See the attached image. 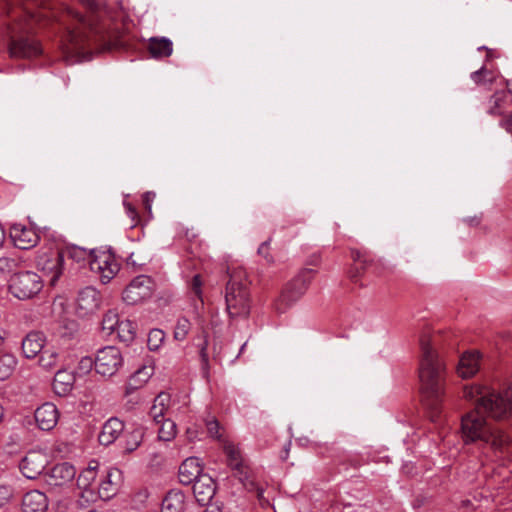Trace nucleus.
<instances>
[{
	"instance_id": "nucleus-18",
	"label": "nucleus",
	"mask_w": 512,
	"mask_h": 512,
	"mask_svg": "<svg viewBox=\"0 0 512 512\" xmlns=\"http://www.w3.org/2000/svg\"><path fill=\"white\" fill-rule=\"evenodd\" d=\"M123 430L124 423L120 419L112 417L104 423L98 441L101 445L108 446L115 442Z\"/></svg>"
},
{
	"instance_id": "nucleus-23",
	"label": "nucleus",
	"mask_w": 512,
	"mask_h": 512,
	"mask_svg": "<svg viewBox=\"0 0 512 512\" xmlns=\"http://www.w3.org/2000/svg\"><path fill=\"white\" fill-rule=\"evenodd\" d=\"M154 368L151 366H142L134 372L125 386V396H129L141 388L153 375Z\"/></svg>"
},
{
	"instance_id": "nucleus-42",
	"label": "nucleus",
	"mask_w": 512,
	"mask_h": 512,
	"mask_svg": "<svg viewBox=\"0 0 512 512\" xmlns=\"http://www.w3.org/2000/svg\"><path fill=\"white\" fill-rule=\"evenodd\" d=\"M15 496V490L9 483L0 482V508L4 507Z\"/></svg>"
},
{
	"instance_id": "nucleus-29",
	"label": "nucleus",
	"mask_w": 512,
	"mask_h": 512,
	"mask_svg": "<svg viewBox=\"0 0 512 512\" xmlns=\"http://www.w3.org/2000/svg\"><path fill=\"white\" fill-rule=\"evenodd\" d=\"M75 475V467L68 462L56 464L50 473L51 478L55 480H74Z\"/></svg>"
},
{
	"instance_id": "nucleus-33",
	"label": "nucleus",
	"mask_w": 512,
	"mask_h": 512,
	"mask_svg": "<svg viewBox=\"0 0 512 512\" xmlns=\"http://www.w3.org/2000/svg\"><path fill=\"white\" fill-rule=\"evenodd\" d=\"M470 76L477 85L492 84L496 79L495 73L487 69L485 66H482L477 71L472 72Z\"/></svg>"
},
{
	"instance_id": "nucleus-46",
	"label": "nucleus",
	"mask_w": 512,
	"mask_h": 512,
	"mask_svg": "<svg viewBox=\"0 0 512 512\" xmlns=\"http://www.w3.org/2000/svg\"><path fill=\"white\" fill-rule=\"evenodd\" d=\"M201 288H202L201 276L199 274H196L192 278V281L190 284V289H191V293H193V295L195 297H197L203 303Z\"/></svg>"
},
{
	"instance_id": "nucleus-14",
	"label": "nucleus",
	"mask_w": 512,
	"mask_h": 512,
	"mask_svg": "<svg viewBox=\"0 0 512 512\" xmlns=\"http://www.w3.org/2000/svg\"><path fill=\"white\" fill-rule=\"evenodd\" d=\"M10 237L14 245L21 250H27L37 245L40 237L31 227L14 224L10 229Z\"/></svg>"
},
{
	"instance_id": "nucleus-22",
	"label": "nucleus",
	"mask_w": 512,
	"mask_h": 512,
	"mask_svg": "<svg viewBox=\"0 0 512 512\" xmlns=\"http://www.w3.org/2000/svg\"><path fill=\"white\" fill-rule=\"evenodd\" d=\"M147 50L154 59L167 58L173 52V43L166 37H151L148 41Z\"/></svg>"
},
{
	"instance_id": "nucleus-61",
	"label": "nucleus",
	"mask_w": 512,
	"mask_h": 512,
	"mask_svg": "<svg viewBox=\"0 0 512 512\" xmlns=\"http://www.w3.org/2000/svg\"><path fill=\"white\" fill-rule=\"evenodd\" d=\"M204 512H221V511H220V508L218 506H216V507H212V508H207V509H205Z\"/></svg>"
},
{
	"instance_id": "nucleus-50",
	"label": "nucleus",
	"mask_w": 512,
	"mask_h": 512,
	"mask_svg": "<svg viewBox=\"0 0 512 512\" xmlns=\"http://www.w3.org/2000/svg\"><path fill=\"white\" fill-rule=\"evenodd\" d=\"M124 206L126 208L127 215L131 218V221H132L131 228H133L136 226V224L139 220V214H138L136 208L132 204L124 202Z\"/></svg>"
},
{
	"instance_id": "nucleus-56",
	"label": "nucleus",
	"mask_w": 512,
	"mask_h": 512,
	"mask_svg": "<svg viewBox=\"0 0 512 512\" xmlns=\"http://www.w3.org/2000/svg\"><path fill=\"white\" fill-rule=\"evenodd\" d=\"M151 197H154V194H152L151 192H146L143 196V201H144L145 207L148 210H151V205H150Z\"/></svg>"
},
{
	"instance_id": "nucleus-17",
	"label": "nucleus",
	"mask_w": 512,
	"mask_h": 512,
	"mask_svg": "<svg viewBox=\"0 0 512 512\" xmlns=\"http://www.w3.org/2000/svg\"><path fill=\"white\" fill-rule=\"evenodd\" d=\"M353 264L348 270V277L356 283L358 278L372 265V260L365 251L358 249L350 250Z\"/></svg>"
},
{
	"instance_id": "nucleus-10",
	"label": "nucleus",
	"mask_w": 512,
	"mask_h": 512,
	"mask_svg": "<svg viewBox=\"0 0 512 512\" xmlns=\"http://www.w3.org/2000/svg\"><path fill=\"white\" fill-rule=\"evenodd\" d=\"M123 364L120 350L114 346H107L98 350L95 358V370L104 377L113 376Z\"/></svg>"
},
{
	"instance_id": "nucleus-37",
	"label": "nucleus",
	"mask_w": 512,
	"mask_h": 512,
	"mask_svg": "<svg viewBox=\"0 0 512 512\" xmlns=\"http://www.w3.org/2000/svg\"><path fill=\"white\" fill-rule=\"evenodd\" d=\"M191 329V323L186 317L178 318L174 329V339L183 341Z\"/></svg>"
},
{
	"instance_id": "nucleus-1",
	"label": "nucleus",
	"mask_w": 512,
	"mask_h": 512,
	"mask_svg": "<svg viewBox=\"0 0 512 512\" xmlns=\"http://www.w3.org/2000/svg\"><path fill=\"white\" fill-rule=\"evenodd\" d=\"M463 396L475 406L461 419L465 443L480 441L495 451L503 452L509 445L510 438L502 430L489 426L485 415L496 420L512 415V379L502 390L480 384L465 386Z\"/></svg>"
},
{
	"instance_id": "nucleus-3",
	"label": "nucleus",
	"mask_w": 512,
	"mask_h": 512,
	"mask_svg": "<svg viewBox=\"0 0 512 512\" xmlns=\"http://www.w3.org/2000/svg\"><path fill=\"white\" fill-rule=\"evenodd\" d=\"M438 336L424 332L419 338L420 358L418 374L421 399L432 412V420L440 413L445 396L446 364L436 349Z\"/></svg>"
},
{
	"instance_id": "nucleus-38",
	"label": "nucleus",
	"mask_w": 512,
	"mask_h": 512,
	"mask_svg": "<svg viewBox=\"0 0 512 512\" xmlns=\"http://www.w3.org/2000/svg\"><path fill=\"white\" fill-rule=\"evenodd\" d=\"M118 488L114 482H97L99 499L107 501L117 494Z\"/></svg>"
},
{
	"instance_id": "nucleus-55",
	"label": "nucleus",
	"mask_w": 512,
	"mask_h": 512,
	"mask_svg": "<svg viewBox=\"0 0 512 512\" xmlns=\"http://www.w3.org/2000/svg\"><path fill=\"white\" fill-rule=\"evenodd\" d=\"M403 472L406 473L407 476H415L416 473H413V470L415 469L414 465L412 463H406L403 465Z\"/></svg>"
},
{
	"instance_id": "nucleus-53",
	"label": "nucleus",
	"mask_w": 512,
	"mask_h": 512,
	"mask_svg": "<svg viewBox=\"0 0 512 512\" xmlns=\"http://www.w3.org/2000/svg\"><path fill=\"white\" fill-rule=\"evenodd\" d=\"M500 126L512 135V113H509L503 117V119L500 121Z\"/></svg>"
},
{
	"instance_id": "nucleus-39",
	"label": "nucleus",
	"mask_w": 512,
	"mask_h": 512,
	"mask_svg": "<svg viewBox=\"0 0 512 512\" xmlns=\"http://www.w3.org/2000/svg\"><path fill=\"white\" fill-rule=\"evenodd\" d=\"M142 438H143L142 429H140V428L134 429L127 437L125 451L128 453H131L134 450H136L140 446V444L142 442Z\"/></svg>"
},
{
	"instance_id": "nucleus-26",
	"label": "nucleus",
	"mask_w": 512,
	"mask_h": 512,
	"mask_svg": "<svg viewBox=\"0 0 512 512\" xmlns=\"http://www.w3.org/2000/svg\"><path fill=\"white\" fill-rule=\"evenodd\" d=\"M24 260L18 253H11L9 255L0 257V273L4 276L18 273V270L23 268Z\"/></svg>"
},
{
	"instance_id": "nucleus-34",
	"label": "nucleus",
	"mask_w": 512,
	"mask_h": 512,
	"mask_svg": "<svg viewBox=\"0 0 512 512\" xmlns=\"http://www.w3.org/2000/svg\"><path fill=\"white\" fill-rule=\"evenodd\" d=\"M74 382V377L66 371L58 370L54 377V389L58 392V386L61 385L62 392H67L71 389Z\"/></svg>"
},
{
	"instance_id": "nucleus-16",
	"label": "nucleus",
	"mask_w": 512,
	"mask_h": 512,
	"mask_svg": "<svg viewBox=\"0 0 512 512\" xmlns=\"http://www.w3.org/2000/svg\"><path fill=\"white\" fill-rule=\"evenodd\" d=\"M46 337L42 332L32 331L22 340V353L25 358H35L43 349Z\"/></svg>"
},
{
	"instance_id": "nucleus-64",
	"label": "nucleus",
	"mask_w": 512,
	"mask_h": 512,
	"mask_svg": "<svg viewBox=\"0 0 512 512\" xmlns=\"http://www.w3.org/2000/svg\"><path fill=\"white\" fill-rule=\"evenodd\" d=\"M3 416H4V409H3V407L0 405V421L2 420Z\"/></svg>"
},
{
	"instance_id": "nucleus-62",
	"label": "nucleus",
	"mask_w": 512,
	"mask_h": 512,
	"mask_svg": "<svg viewBox=\"0 0 512 512\" xmlns=\"http://www.w3.org/2000/svg\"><path fill=\"white\" fill-rule=\"evenodd\" d=\"M185 236H186L187 238H190V237H191V238H194V237H196V234H194V233H191V232H188V231H187V232H186V234H185Z\"/></svg>"
},
{
	"instance_id": "nucleus-28",
	"label": "nucleus",
	"mask_w": 512,
	"mask_h": 512,
	"mask_svg": "<svg viewBox=\"0 0 512 512\" xmlns=\"http://www.w3.org/2000/svg\"><path fill=\"white\" fill-rule=\"evenodd\" d=\"M79 489V504L86 506L87 504L94 503L99 499L97 491V482H84L83 486L78 485Z\"/></svg>"
},
{
	"instance_id": "nucleus-45",
	"label": "nucleus",
	"mask_w": 512,
	"mask_h": 512,
	"mask_svg": "<svg viewBox=\"0 0 512 512\" xmlns=\"http://www.w3.org/2000/svg\"><path fill=\"white\" fill-rule=\"evenodd\" d=\"M99 467L97 460H91L87 468L79 475L78 480H95L97 477L96 470Z\"/></svg>"
},
{
	"instance_id": "nucleus-8",
	"label": "nucleus",
	"mask_w": 512,
	"mask_h": 512,
	"mask_svg": "<svg viewBox=\"0 0 512 512\" xmlns=\"http://www.w3.org/2000/svg\"><path fill=\"white\" fill-rule=\"evenodd\" d=\"M42 288V278L32 271H21L15 273L9 280L10 293L20 300H26L34 297L42 290Z\"/></svg>"
},
{
	"instance_id": "nucleus-58",
	"label": "nucleus",
	"mask_w": 512,
	"mask_h": 512,
	"mask_svg": "<svg viewBox=\"0 0 512 512\" xmlns=\"http://www.w3.org/2000/svg\"><path fill=\"white\" fill-rule=\"evenodd\" d=\"M307 263L309 265L317 266L319 264V258L316 256H312Z\"/></svg>"
},
{
	"instance_id": "nucleus-52",
	"label": "nucleus",
	"mask_w": 512,
	"mask_h": 512,
	"mask_svg": "<svg viewBox=\"0 0 512 512\" xmlns=\"http://www.w3.org/2000/svg\"><path fill=\"white\" fill-rule=\"evenodd\" d=\"M169 401H170V395L167 393L161 392L155 398L154 403H158V406L163 407L164 409L167 410Z\"/></svg>"
},
{
	"instance_id": "nucleus-9",
	"label": "nucleus",
	"mask_w": 512,
	"mask_h": 512,
	"mask_svg": "<svg viewBox=\"0 0 512 512\" xmlns=\"http://www.w3.org/2000/svg\"><path fill=\"white\" fill-rule=\"evenodd\" d=\"M154 287V280L150 276L138 275L124 289L122 298L128 305H136L150 298Z\"/></svg>"
},
{
	"instance_id": "nucleus-60",
	"label": "nucleus",
	"mask_w": 512,
	"mask_h": 512,
	"mask_svg": "<svg viewBox=\"0 0 512 512\" xmlns=\"http://www.w3.org/2000/svg\"><path fill=\"white\" fill-rule=\"evenodd\" d=\"M299 223H303V219H298L295 221L287 222V225H283L282 229L286 228L288 225H295V224H299Z\"/></svg>"
},
{
	"instance_id": "nucleus-63",
	"label": "nucleus",
	"mask_w": 512,
	"mask_h": 512,
	"mask_svg": "<svg viewBox=\"0 0 512 512\" xmlns=\"http://www.w3.org/2000/svg\"><path fill=\"white\" fill-rule=\"evenodd\" d=\"M185 236H186L187 238H190V237H191V238H194V237H196V234H194V233H191V232H188V231H187V232H186V234H185Z\"/></svg>"
},
{
	"instance_id": "nucleus-13",
	"label": "nucleus",
	"mask_w": 512,
	"mask_h": 512,
	"mask_svg": "<svg viewBox=\"0 0 512 512\" xmlns=\"http://www.w3.org/2000/svg\"><path fill=\"white\" fill-rule=\"evenodd\" d=\"M100 303V293L91 286L85 287L78 294L76 313L79 317L92 315L99 309Z\"/></svg>"
},
{
	"instance_id": "nucleus-5",
	"label": "nucleus",
	"mask_w": 512,
	"mask_h": 512,
	"mask_svg": "<svg viewBox=\"0 0 512 512\" xmlns=\"http://www.w3.org/2000/svg\"><path fill=\"white\" fill-rule=\"evenodd\" d=\"M208 435L218 441H223V450L227 459V464L231 469L233 476L238 480H249L256 477L254 468L249 461L242 455L238 446L231 442L224 441L220 433L221 426L215 417H209L205 420Z\"/></svg>"
},
{
	"instance_id": "nucleus-6",
	"label": "nucleus",
	"mask_w": 512,
	"mask_h": 512,
	"mask_svg": "<svg viewBox=\"0 0 512 512\" xmlns=\"http://www.w3.org/2000/svg\"><path fill=\"white\" fill-rule=\"evenodd\" d=\"M250 283L242 271L233 272L226 284V310L231 318L247 317L251 309Z\"/></svg>"
},
{
	"instance_id": "nucleus-30",
	"label": "nucleus",
	"mask_w": 512,
	"mask_h": 512,
	"mask_svg": "<svg viewBox=\"0 0 512 512\" xmlns=\"http://www.w3.org/2000/svg\"><path fill=\"white\" fill-rule=\"evenodd\" d=\"M508 98V94L504 91L494 93L489 100L488 113L493 116L504 115L505 103Z\"/></svg>"
},
{
	"instance_id": "nucleus-20",
	"label": "nucleus",
	"mask_w": 512,
	"mask_h": 512,
	"mask_svg": "<svg viewBox=\"0 0 512 512\" xmlns=\"http://www.w3.org/2000/svg\"><path fill=\"white\" fill-rule=\"evenodd\" d=\"M480 353L477 351L463 354L457 366V373L462 378H470L479 370Z\"/></svg>"
},
{
	"instance_id": "nucleus-35",
	"label": "nucleus",
	"mask_w": 512,
	"mask_h": 512,
	"mask_svg": "<svg viewBox=\"0 0 512 512\" xmlns=\"http://www.w3.org/2000/svg\"><path fill=\"white\" fill-rule=\"evenodd\" d=\"M57 360L58 353L56 351L52 349H44L41 351L39 365L46 370H51L56 366Z\"/></svg>"
},
{
	"instance_id": "nucleus-25",
	"label": "nucleus",
	"mask_w": 512,
	"mask_h": 512,
	"mask_svg": "<svg viewBox=\"0 0 512 512\" xmlns=\"http://www.w3.org/2000/svg\"><path fill=\"white\" fill-rule=\"evenodd\" d=\"M203 466L197 457H188L179 467V476L187 480H199L203 476Z\"/></svg>"
},
{
	"instance_id": "nucleus-15",
	"label": "nucleus",
	"mask_w": 512,
	"mask_h": 512,
	"mask_svg": "<svg viewBox=\"0 0 512 512\" xmlns=\"http://www.w3.org/2000/svg\"><path fill=\"white\" fill-rule=\"evenodd\" d=\"M58 410L53 403L47 402L35 410L34 418L41 430L49 431L55 427L58 421Z\"/></svg>"
},
{
	"instance_id": "nucleus-48",
	"label": "nucleus",
	"mask_w": 512,
	"mask_h": 512,
	"mask_svg": "<svg viewBox=\"0 0 512 512\" xmlns=\"http://www.w3.org/2000/svg\"><path fill=\"white\" fill-rule=\"evenodd\" d=\"M271 240H272L271 237H269L266 241L261 243V245L259 246L258 251H257L258 254L260 256H262L263 258H265L268 263L274 262L273 256L269 252Z\"/></svg>"
},
{
	"instance_id": "nucleus-31",
	"label": "nucleus",
	"mask_w": 512,
	"mask_h": 512,
	"mask_svg": "<svg viewBox=\"0 0 512 512\" xmlns=\"http://www.w3.org/2000/svg\"><path fill=\"white\" fill-rule=\"evenodd\" d=\"M17 365L16 357L11 353H3L0 356V380L7 379Z\"/></svg>"
},
{
	"instance_id": "nucleus-7",
	"label": "nucleus",
	"mask_w": 512,
	"mask_h": 512,
	"mask_svg": "<svg viewBox=\"0 0 512 512\" xmlns=\"http://www.w3.org/2000/svg\"><path fill=\"white\" fill-rule=\"evenodd\" d=\"M317 271L311 268L302 269L281 291L274 302L277 313H284L296 303L307 291Z\"/></svg>"
},
{
	"instance_id": "nucleus-27",
	"label": "nucleus",
	"mask_w": 512,
	"mask_h": 512,
	"mask_svg": "<svg viewBox=\"0 0 512 512\" xmlns=\"http://www.w3.org/2000/svg\"><path fill=\"white\" fill-rule=\"evenodd\" d=\"M61 253H63V259L65 258L71 259L77 263L88 261L90 263V260L93 258L95 251L91 250L88 251L85 248L76 246V245H70L66 246L63 249H60Z\"/></svg>"
},
{
	"instance_id": "nucleus-57",
	"label": "nucleus",
	"mask_w": 512,
	"mask_h": 512,
	"mask_svg": "<svg viewBox=\"0 0 512 512\" xmlns=\"http://www.w3.org/2000/svg\"><path fill=\"white\" fill-rule=\"evenodd\" d=\"M148 497V491L146 489L144 490H141L139 491L136 495H135V498L139 501V502H144Z\"/></svg>"
},
{
	"instance_id": "nucleus-32",
	"label": "nucleus",
	"mask_w": 512,
	"mask_h": 512,
	"mask_svg": "<svg viewBox=\"0 0 512 512\" xmlns=\"http://www.w3.org/2000/svg\"><path fill=\"white\" fill-rule=\"evenodd\" d=\"M116 331L121 341L130 343L134 340L136 335V323L130 320H123L118 325Z\"/></svg>"
},
{
	"instance_id": "nucleus-54",
	"label": "nucleus",
	"mask_w": 512,
	"mask_h": 512,
	"mask_svg": "<svg viewBox=\"0 0 512 512\" xmlns=\"http://www.w3.org/2000/svg\"><path fill=\"white\" fill-rule=\"evenodd\" d=\"M29 463V459L28 457H25L22 462H21V465H20V469L22 470L23 472V475L25 476V478L27 480H35V476L34 475H30L28 473L25 472V469L27 468V464Z\"/></svg>"
},
{
	"instance_id": "nucleus-51",
	"label": "nucleus",
	"mask_w": 512,
	"mask_h": 512,
	"mask_svg": "<svg viewBox=\"0 0 512 512\" xmlns=\"http://www.w3.org/2000/svg\"><path fill=\"white\" fill-rule=\"evenodd\" d=\"M123 478V472L116 467H111L106 471V480H120Z\"/></svg>"
},
{
	"instance_id": "nucleus-12",
	"label": "nucleus",
	"mask_w": 512,
	"mask_h": 512,
	"mask_svg": "<svg viewBox=\"0 0 512 512\" xmlns=\"http://www.w3.org/2000/svg\"><path fill=\"white\" fill-rule=\"evenodd\" d=\"M90 269L100 273L101 281L107 283L117 274L119 265L111 253L95 252L90 260Z\"/></svg>"
},
{
	"instance_id": "nucleus-41",
	"label": "nucleus",
	"mask_w": 512,
	"mask_h": 512,
	"mask_svg": "<svg viewBox=\"0 0 512 512\" xmlns=\"http://www.w3.org/2000/svg\"><path fill=\"white\" fill-rule=\"evenodd\" d=\"M120 322L121 321H119L118 315L116 312L108 311L102 319V328H103V330H107L110 333H112L115 330H117Z\"/></svg>"
},
{
	"instance_id": "nucleus-59",
	"label": "nucleus",
	"mask_w": 512,
	"mask_h": 512,
	"mask_svg": "<svg viewBox=\"0 0 512 512\" xmlns=\"http://www.w3.org/2000/svg\"><path fill=\"white\" fill-rule=\"evenodd\" d=\"M4 240H5V232H4L2 225L0 224V247L3 245Z\"/></svg>"
},
{
	"instance_id": "nucleus-4",
	"label": "nucleus",
	"mask_w": 512,
	"mask_h": 512,
	"mask_svg": "<svg viewBox=\"0 0 512 512\" xmlns=\"http://www.w3.org/2000/svg\"><path fill=\"white\" fill-rule=\"evenodd\" d=\"M7 15L11 18L5 26V37L8 41V52L11 58H32L42 53L40 44L29 34L35 21V15L28 14L21 9L11 8L9 3L5 6Z\"/></svg>"
},
{
	"instance_id": "nucleus-49",
	"label": "nucleus",
	"mask_w": 512,
	"mask_h": 512,
	"mask_svg": "<svg viewBox=\"0 0 512 512\" xmlns=\"http://www.w3.org/2000/svg\"><path fill=\"white\" fill-rule=\"evenodd\" d=\"M95 367V359L92 357H82L78 364V369L82 374L90 372Z\"/></svg>"
},
{
	"instance_id": "nucleus-19",
	"label": "nucleus",
	"mask_w": 512,
	"mask_h": 512,
	"mask_svg": "<svg viewBox=\"0 0 512 512\" xmlns=\"http://www.w3.org/2000/svg\"><path fill=\"white\" fill-rule=\"evenodd\" d=\"M187 486L192 482H183ZM217 482H193L191 487L194 497L199 505L207 506L210 505L212 499L216 495Z\"/></svg>"
},
{
	"instance_id": "nucleus-24",
	"label": "nucleus",
	"mask_w": 512,
	"mask_h": 512,
	"mask_svg": "<svg viewBox=\"0 0 512 512\" xmlns=\"http://www.w3.org/2000/svg\"><path fill=\"white\" fill-rule=\"evenodd\" d=\"M185 495L181 490L171 489L164 497L161 512H183Z\"/></svg>"
},
{
	"instance_id": "nucleus-11",
	"label": "nucleus",
	"mask_w": 512,
	"mask_h": 512,
	"mask_svg": "<svg viewBox=\"0 0 512 512\" xmlns=\"http://www.w3.org/2000/svg\"><path fill=\"white\" fill-rule=\"evenodd\" d=\"M37 266L43 272L51 275L50 284L54 286L64 269L63 253L60 250L45 252L38 257Z\"/></svg>"
},
{
	"instance_id": "nucleus-2",
	"label": "nucleus",
	"mask_w": 512,
	"mask_h": 512,
	"mask_svg": "<svg viewBox=\"0 0 512 512\" xmlns=\"http://www.w3.org/2000/svg\"><path fill=\"white\" fill-rule=\"evenodd\" d=\"M90 10L88 16L66 8L60 15L53 14L55 22L65 31L67 52H80L94 47L99 52L120 50L126 47L122 33L112 27L111 20L99 11L95 0H79Z\"/></svg>"
},
{
	"instance_id": "nucleus-43",
	"label": "nucleus",
	"mask_w": 512,
	"mask_h": 512,
	"mask_svg": "<svg viewBox=\"0 0 512 512\" xmlns=\"http://www.w3.org/2000/svg\"><path fill=\"white\" fill-rule=\"evenodd\" d=\"M245 489L254 491L262 506L269 505V499L264 496L265 489L258 482H243Z\"/></svg>"
},
{
	"instance_id": "nucleus-21",
	"label": "nucleus",
	"mask_w": 512,
	"mask_h": 512,
	"mask_svg": "<svg viewBox=\"0 0 512 512\" xmlns=\"http://www.w3.org/2000/svg\"><path fill=\"white\" fill-rule=\"evenodd\" d=\"M47 508V497L38 490L27 492L22 499L23 512H45Z\"/></svg>"
},
{
	"instance_id": "nucleus-40",
	"label": "nucleus",
	"mask_w": 512,
	"mask_h": 512,
	"mask_svg": "<svg viewBox=\"0 0 512 512\" xmlns=\"http://www.w3.org/2000/svg\"><path fill=\"white\" fill-rule=\"evenodd\" d=\"M165 338V333L161 329H152L148 334L147 346L149 350L156 351Z\"/></svg>"
},
{
	"instance_id": "nucleus-47",
	"label": "nucleus",
	"mask_w": 512,
	"mask_h": 512,
	"mask_svg": "<svg viewBox=\"0 0 512 512\" xmlns=\"http://www.w3.org/2000/svg\"><path fill=\"white\" fill-rule=\"evenodd\" d=\"M165 412L166 409L158 406V403H153L152 407L150 408L149 415L157 424H159L165 420Z\"/></svg>"
},
{
	"instance_id": "nucleus-36",
	"label": "nucleus",
	"mask_w": 512,
	"mask_h": 512,
	"mask_svg": "<svg viewBox=\"0 0 512 512\" xmlns=\"http://www.w3.org/2000/svg\"><path fill=\"white\" fill-rule=\"evenodd\" d=\"M176 435V424L170 419H165L161 422V427L158 432V437L163 441H170Z\"/></svg>"
},
{
	"instance_id": "nucleus-44",
	"label": "nucleus",
	"mask_w": 512,
	"mask_h": 512,
	"mask_svg": "<svg viewBox=\"0 0 512 512\" xmlns=\"http://www.w3.org/2000/svg\"><path fill=\"white\" fill-rule=\"evenodd\" d=\"M207 346H208L207 335H206V333H204V340H203V343L200 345L199 355H200V359H201V369L205 376L208 375V370H209V358H208Z\"/></svg>"
}]
</instances>
